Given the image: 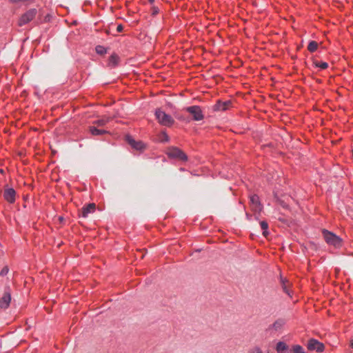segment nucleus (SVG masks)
Masks as SVG:
<instances>
[{
	"instance_id": "bb28decb",
	"label": "nucleus",
	"mask_w": 353,
	"mask_h": 353,
	"mask_svg": "<svg viewBox=\"0 0 353 353\" xmlns=\"http://www.w3.org/2000/svg\"><path fill=\"white\" fill-rule=\"evenodd\" d=\"M157 12H158V11H157L156 9H154V10H153V13H154V14L157 13Z\"/></svg>"
},
{
	"instance_id": "6ab92c4d",
	"label": "nucleus",
	"mask_w": 353,
	"mask_h": 353,
	"mask_svg": "<svg viewBox=\"0 0 353 353\" xmlns=\"http://www.w3.org/2000/svg\"><path fill=\"white\" fill-rule=\"evenodd\" d=\"M318 47V43L316 41H312L309 43L307 49L310 52H314Z\"/></svg>"
},
{
	"instance_id": "c85d7f7f",
	"label": "nucleus",
	"mask_w": 353,
	"mask_h": 353,
	"mask_svg": "<svg viewBox=\"0 0 353 353\" xmlns=\"http://www.w3.org/2000/svg\"><path fill=\"white\" fill-rule=\"evenodd\" d=\"M150 3H152L154 0H148Z\"/></svg>"
},
{
	"instance_id": "f257e3e1",
	"label": "nucleus",
	"mask_w": 353,
	"mask_h": 353,
	"mask_svg": "<svg viewBox=\"0 0 353 353\" xmlns=\"http://www.w3.org/2000/svg\"><path fill=\"white\" fill-rule=\"evenodd\" d=\"M155 116L159 123L165 126H170L174 123L172 117L161 110H157Z\"/></svg>"
},
{
	"instance_id": "39448f33",
	"label": "nucleus",
	"mask_w": 353,
	"mask_h": 353,
	"mask_svg": "<svg viewBox=\"0 0 353 353\" xmlns=\"http://www.w3.org/2000/svg\"><path fill=\"white\" fill-rule=\"evenodd\" d=\"M307 346L308 350H316L318 352H321L324 350L323 344L314 339H311L309 340Z\"/></svg>"
},
{
	"instance_id": "aec40b11",
	"label": "nucleus",
	"mask_w": 353,
	"mask_h": 353,
	"mask_svg": "<svg viewBox=\"0 0 353 353\" xmlns=\"http://www.w3.org/2000/svg\"><path fill=\"white\" fill-rule=\"evenodd\" d=\"M108 121H109L108 117H104L101 119H98V120L95 121L94 122V123L99 126H102V125H104Z\"/></svg>"
},
{
	"instance_id": "1a4fd4ad",
	"label": "nucleus",
	"mask_w": 353,
	"mask_h": 353,
	"mask_svg": "<svg viewBox=\"0 0 353 353\" xmlns=\"http://www.w3.org/2000/svg\"><path fill=\"white\" fill-rule=\"evenodd\" d=\"M16 192L12 188H8L4 192V198L9 203H13L15 201Z\"/></svg>"
},
{
	"instance_id": "f3484780",
	"label": "nucleus",
	"mask_w": 353,
	"mask_h": 353,
	"mask_svg": "<svg viewBox=\"0 0 353 353\" xmlns=\"http://www.w3.org/2000/svg\"><path fill=\"white\" fill-rule=\"evenodd\" d=\"M260 225H261V229L263 230V234L266 236L268 234V225L267 223V222L265 221H261L260 222Z\"/></svg>"
},
{
	"instance_id": "9d476101",
	"label": "nucleus",
	"mask_w": 353,
	"mask_h": 353,
	"mask_svg": "<svg viewBox=\"0 0 353 353\" xmlns=\"http://www.w3.org/2000/svg\"><path fill=\"white\" fill-rule=\"evenodd\" d=\"M11 297L9 293H6L1 299H0V307L7 308L10 303Z\"/></svg>"
},
{
	"instance_id": "7ed1b4c3",
	"label": "nucleus",
	"mask_w": 353,
	"mask_h": 353,
	"mask_svg": "<svg viewBox=\"0 0 353 353\" xmlns=\"http://www.w3.org/2000/svg\"><path fill=\"white\" fill-rule=\"evenodd\" d=\"M167 154L171 158H176L183 161L188 159L187 155L183 151L174 147L169 148Z\"/></svg>"
},
{
	"instance_id": "0eeeda50",
	"label": "nucleus",
	"mask_w": 353,
	"mask_h": 353,
	"mask_svg": "<svg viewBox=\"0 0 353 353\" xmlns=\"http://www.w3.org/2000/svg\"><path fill=\"white\" fill-rule=\"evenodd\" d=\"M250 203L252 208L254 212H259L261 211L262 205L257 195H252L250 196Z\"/></svg>"
},
{
	"instance_id": "a878e982",
	"label": "nucleus",
	"mask_w": 353,
	"mask_h": 353,
	"mask_svg": "<svg viewBox=\"0 0 353 353\" xmlns=\"http://www.w3.org/2000/svg\"><path fill=\"white\" fill-rule=\"evenodd\" d=\"M123 28L122 25L119 24L117 27V32H121L123 30Z\"/></svg>"
},
{
	"instance_id": "6e6552de",
	"label": "nucleus",
	"mask_w": 353,
	"mask_h": 353,
	"mask_svg": "<svg viewBox=\"0 0 353 353\" xmlns=\"http://www.w3.org/2000/svg\"><path fill=\"white\" fill-rule=\"evenodd\" d=\"M126 141L131 145L132 148L137 150H141L145 148V145L141 141H136L130 136L126 137Z\"/></svg>"
},
{
	"instance_id": "f03ea898",
	"label": "nucleus",
	"mask_w": 353,
	"mask_h": 353,
	"mask_svg": "<svg viewBox=\"0 0 353 353\" xmlns=\"http://www.w3.org/2000/svg\"><path fill=\"white\" fill-rule=\"evenodd\" d=\"M323 235L325 241L330 245H333L336 248L339 247L341 245V239L336 236L335 234L330 232L326 230H323Z\"/></svg>"
},
{
	"instance_id": "412c9836",
	"label": "nucleus",
	"mask_w": 353,
	"mask_h": 353,
	"mask_svg": "<svg viewBox=\"0 0 353 353\" xmlns=\"http://www.w3.org/2000/svg\"><path fill=\"white\" fill-rule=\"evenodd\" d=\"M118 57L117 55H112L110 57L109 64L112 66H115L118 62Z\"/></svg>"
},
{
	"instance_id": "5701e85b",
	"label": "nucleus",
	"mask_w": 353,
	"mask_h": 353,
	"mask_svg": "<svg viewBox=\"0 0 353 353\" xmlns=\"http://www.w3.org/2000/svg\"><path fill=\"white\" fill-rule=\"evenodd\" d=\"M314 64L316 67H319L321 69H325L327 68V63L326 62H321V63H319V62H314Z\"/></svg>"
},
{
	"instance_id": "ddd939ff",
	"label": "nucleus",
	"mask_w": 353,
	"mask_h": 353,
	"mask_svg": "<svg viewBox=\"0 0 353 353\" xmlns=\"http://www.w3.org/2000/svg\"><path fill=\"white\" fill-rule=\"evenodd\" d=\"M288 346L283 341H279L276 345V350L277 353H287Z\"/></svg>"
},
{
	"instance_id": "4be33fe9",
	"label": "nucleus",
	"mask_w": 353,
	"mask_h": 353,
	"mask_svg": "<svg viewBox=\"0 0 353 353\" xmlns=\"http://www.w3.org/2000/svg\"><path fill=\"white\" fill-rule=\"evenodd\" d=\"M96 52L99 54H103L106 52V49L101 46H97L96 47Z\"/></svg>"
},
{
	"instance_id": "c756f323",
	"label": "nucleus",
	"mask_w": 353,
	"mask_h": 353,
	"mask_svg": "<svg viewBox=\"0 0 353 353\" xmlns=\"http://www.w3.org/2000/svg\"><path fill=\"white\" fill-rule=\"evenodd\" d=\"M255 353H260V352L257 351V352H256Z\"/></svg>"
},
{
	"instance_id": "2eb2a0df",
	"label": "nucleus",
	"mask_w": 353,
	"mask_h": 353,
	"mask_svg": "<svg viewBox=\"0 0 353 353\" xmlns=\"http://www.w3.org/2000/svg\"><path fill=\"white\" fill-rule=\"evenodd\" d=\"M90 131L92 135H101L106 132L103 130H99L96 127L92 126L90 128Z\"/></svg>"
},
{
	"instance_id": "4468645a",
	"label": "nucleus",
	"mask_w": 353,
	"mask_h": 353,
	"mask_svg": "<svg viewBox=\"0 0 353 353\" xmlns=\"http://www.w3.org/2000/svg\"><path fill=\"white\" fill-rule=\"evenodd\" d=\"M285 322L283 319H278L276 320L272 325L273 329H274L276 331H278L281 330L283 325H285Z\"/></svg>"
},
{
	"instance_id": "a211bd4d",
	"label": "nucleus",
	"mask_w": 353,
	"mask_h": 353,
	"mask_svg": "<svg viewBox=\"0 0 353 353\" xmlns=\"http://www.w3.org/2000/svg\"><path fill=\"white\" fill-rule=\"evenodd\" d=\"M281 285H282V288L283 290V291L287 294H288L289 296H290V290H288V285H287V283H288V281L281 278Z\"/></svg>"
},
{
	"instance_id": "b1692460",
	"label": "nucleus",
	"mask_w": 353,
	"mask_h": 353,
	"mask_svg": "<svg viewBox=\"0 0 353 353\" xmlns=\"http://www.w3.org/2000/svg\"><path fill=\"white\" fill-rule=\"evenodd\" d=\"M161 141L162 142H167V141H169V137H168V134L166 133H165V132L162 133Z\"/></svg>"
},
{
	"instance_id": "20e7f679",
	"label": "nucleus",
	"mask_w": 353,
	"mask_h": 353,
	"mask_svg": "<svg viewBox=\"0 0 353 353\" xmlns=\"http://www.w3.org/2000/svg\"><path fill=\"white\" fill-rule=\"evenodd\" d=\"M37 14L36 9H30L28 12H26L24 14L21 16L19 21V26H23L28 23L29 21L33 19Z\"/></svg>"
},
{
	"instance_id": "393cba45",
	"label": "nucleus",
	"mask_w": 353,
	"mask_h": 353,
	"mask_svg": "<svg viewBox=\"0 0 353 353\" xmlns=\"http://www.w3.org/2000/svg\"><path fill=\"white\" fill-rule=\"evenodd\" d=\"M8 272V268L7 267H5L4 268H3V270H1L0 274L3 276V275H6L7 273Z\"/></svg>"
},
{
	"instance_id": "9b49d317",
	"label": "nucleus",
	"mask_w": 353,
	"mask_h": 353,
	"mask_svg": "<svg viewBox=\"0 0 353 353\" xmlns=\"http://www.w3.org/2000/svg\"><path fill=\"white\" fill-rule=\"evenodd\" d=\"M231 102L230 101H227L225 102H221L219 101L215 105H214V110L216 111H224L226 110L228 107L230 105Z\"/></svg>"
},
{
	"instance_id": "423d86ee",
	"label": "nucleus",
	"mask_w": 353,
	"mask_h": 353,
	"mask_svg": "<svg viewBox=\"0 0 353 353\" xmlns=\"http://www.w3.org/2000/svg\"><path fill=\"white\" fill-rule=\"evenodd\" d=\"M186 110L193 116L194 119L196 121H201L203 118L201 110L199 106H190L187 108Z\"/></svg>"
},
{
	"instance_id": "cd10ccee",
	"label": "nucleus",
	"mask_w": 353,
	"mask_h": 353,
	"mask_svg": "<svg viewBox=\"0 0 353 353\" xmlns=\"http://www.w3.org/2000/svg\"><path fill=\"white\" fill-rule=\"evenodd\" d=\"M351 346H352V347L353 348V339H352V341H351Z\"/></svg>"
},
{
	"instance_id": "dca6fc26",
	"label": "nucleus",
	"mask_w": 353,
	"mask_h": 353,
	"mask_svg": "<svg viewBox=\"0 0 353 353\" xmlns=\"http://www.w3.org/2000/svg\"><path fill=\"white\" fill-rule=\"evenodd\" d=\"M290 353H306L303 348L299 345H294L292 347Z\"/></svg>"
},
{
	"instance_id": "f8f14e48",
	"label": "nucleus",
	"mask_w": 353,
	"mask_h": 353,
	"mask_svg": "<svg viewBox=\"0 0 353 353\" xmlns=\"http://www.w3.org/2000/svg\"><path fill=\"white\" fill-rule=\"evenodd\" d=\"M95 210V204L90 203L82 209V216L87 217L90 213L94 212Z\"/></svg>"
}]
</instances>
